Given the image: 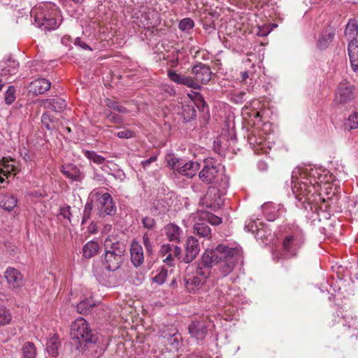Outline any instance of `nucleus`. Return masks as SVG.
<instances>
[{"label": "nucleus", "instance_id": "nucleus-1", "mask_svg": "<svg viewBox=\"0 0 358 358\" xmlns=\"http://www.w3.org/2000/svg\"><path fill=\"white\" fill-rule=\"evenodd\" d=\"M241 257L238 248L219 244L215 248L205 251L201 257V264L209 269L216 266L217 274L224 278L234 271Z\"/></svg>", "mask_w": 358, "mask_h": 358}, {"label": "nucleus", "instance_id": "nucleus-2", "mask_svg": "<svg viewBox=\"0 0 358 358\" xmlns=\"http://www.w3.org/2000/svg\"><path fill=\"white\" fill-rule=\"evenodd\" d=\"M293 173L295 176H292V189L296 199L303 204L317 202V197L320 196V182H322V176L319 172L311 168L305 169L300 172L299 178L296 179V172Z\"/></svg>", "mask_w": 358, "mask_h": 358}, {"label": "nucleus", "instance_id": "nucleus-3", "mask_svg": "<svg viewBox=\"0 0 358 358\" xmlns=\"http://www.w3.org/2000/svg\"><path fill=\"white\" fill-rule=\"evenodd\" d=\"M126 245L116 236H108L103 242L104 254L101 256L103 266L115 271L122 264L126 254Z\"/></svg>", "mask_w": 358, "mask_h": 358}, {"label": "nucleus", "instance_id": "nucleus-4", "mask_svg": "<svg viewBox=\"0 0 358 358\" xmlns=\"http://www.w3.org/2000/svg\"><path fill=\"white\" fill-rule=\"evenodd\" d=\"M71 337L76 349L82 352L94 348L99 339L96 331L92 330L89 323L81 317L71 323Z\"/></svg>", "mask_w": 358, "mask_h": 358}, {"label": "nucleus", "instance_id": "nucleus-5", "mask_svg": "<svg viewBox=\"0 0 358 358\" xmlns=\"http://www.w3.org/2000/svg\"><path fill=\"white\" fill-rule=\"evenodd\" d=\"M31 16L36 26L44 31L54 30L61 23L58 9L51 3L36 5L31 10Z\"/></svg>", "mask_w": 358, "mask_h": 358}, {"label": "nucleus", "instance_id": "nucleus-6", "mask_svg": "<svg viewBox=\"0 0 358 358\" xmlns=\"http://www.w3.org/2000/svg\"><path fill=\"white\" fill-rule=\"evenodd\" d=\"M203 163L199 173V179L205 184H212L215 187L226 189L229 186V178L224 174L223 167L213 158H206Z\"/></svg>", "mask_w": 358, "mask_h": 358}, {"label": "nucleus", "instance_id": "nucleus-7", "mask_svg": "<svg viewBox=\"0 0 358 358\" xmlns=\"http://www.w3.org/2000/svg\"><path fill=\"white\" fill-rule=\"evenodd\" d=\"M304 242L305 238L302 229L297 225L289 226L279 252L280 258L290 259L296 257Z\"/></svg>", "mask_w": 358, "mask_h": 358}, {"label": "nucleus", "instance_id": "nucleus-8", "mask_svg": "<svg viewBox=\"0 0 358 358\" xmlns=\"http://www.w3.org/2000/svg\"><path fill=\"white\" fill-rule=\"evenodd\" d=\"M338 316L341 315L339 323L342 324L340 329L339 338L347 345H353L358 339V318L350 311H344L342 308L337 310Z\"/></svg>", "mask_w": 358, "mask_h": 358}, {"label": "nucleus", "instance_id": "nucleus-9", "mask_svg": "<svg viewBox=\"0 0 358 358\" xmlns=\"http://www.w3.org/2000/svg\"><path fill=\"white\" fill-rule=\"evenodd\" d=\"M90 198L99 217L113 216L116 213L117 207L112 196L109 193L104 192L102 188L92 190L90 194Z\"/></svg>", "mask_w": 358, "mask_h": 358}, {"label": "nucleus", "instance_id": "nucleus-10", "mask_svg": "<svg viewBox=\"0 0 358 358\" xmlns=\"http://www.w3.org/2000/svg\"><path fill=\"white\" fill-rule=\"evenodd\" d=\"M210 271L208 268L204 267L201 262L198 269L193 275H188L185 278V287L189 292H194L199 289L206 282L210 276Z\"/></svg>", "mask_w": 358, "mask_h": 358}, {"label": "nucleus", "instance_id": "nucleus-11", "mask_svg": "<svg viewBox=\"0 0 358 358\" xmlns=\"http://www.w3.org/2000/svg\"><path fill=\"white\" fill-rule=\"evenodd\" d=\"M220 190L222 189L219 187H209L206 194L200 199L199 205L213 211H216L222 204L220 194Z\"/></svg>", "mask_w": 358, "mask_h": 358}, {"label": "nucleus", "instance_id": "nucleus-12", "mask_svg": "<svg viewBox=\"0 0 358 358\" xmlns=\"http://www.w3.org/2000/svg\"><path fill=\"white\" fill-rule=\"evenodd\" d=\"M192 73L194 75L192 79L198 87H192L194 90H200L201 87V85L208 83L212 77V71L210 66L201 62H199L192 67Z\"/></svg>", "mask_w": 358, "mask_h": 358}, {"label": "nucleus", "instance_id": "nucleus-13", "mask_svg": "<svg viewBox=\"0 0 358 358\" xmlns=\"http://www.w3.org/2000/svg\"><path fill=\"white\" fill-rule=\"evenodd\" d=\"M354 97V86L346 80L341 82L336 89L335 101L339 103H345L352 101Z\"/></svg>", "mask_w": 358, "mask_h": 358}, {"label": "nucleus", "instance_id": "nucleus-14", "mask_svg": "<svg viewBox=\"0 0 358 358\" xmlns=\"http://www.w3.org/2000/svg\"><path fill=\"white\" fill-rule=\"evenodd\" d=\"M130 260L135 268H138L144 263V252L141 244L136 239H133L130 245Z\"/></svg>", "mask_w": 358, "mask_h": 358}, {"label": "nucleus", "instance_id": "nucleus-15", "mask_svg": "<svg viewBox=\"0 0 358 358\" xmlns=\"http://www.w3.org/2000/svg\"><path fill=\"white\" fill-rule=\"evenodd\" d=\"M199 252L200 245L198 239L194 236L188 237L185 244V255L182 261L186 264L192 262L199 255Z\"/></svg>", "mask_w": 358, "mask_h": 358}, {"label": "nucleus", "instance_id": "nucleus-16", "mask_svg": "<svg viewBox=\"0 0 358 358\" xmlns=\"http://www.w3.org/2000/svg\"><path fill=\"white\" fill-rule=\"evenodd\" d=\"M188 332L191 337L203 341L208 332V325L204 321H192L188 325Z\"/></svg>", "mask_w": 358, "mask_h": 358}, {"label": "nucleus", "instance_id": "nucleus-17", "mask_svg": "<svg viewBox=\"0 0 358 358\" xmlns=\"http://www.w3.org/2000/svg\"><path fill=\"white\" fill-rule=\"evenodd\" d=\"M7 282L13 289H17L24 285L23 276L17 269L8 267L4 273Z\"/></svg>", "mask_w": 358, "mask_h": 358}, {"label": "nucleus", "instance_id": "nucleus-18", "mask_svg": "<svg viewBox=\"0 0 358 358\" xmlns=\"http://www.w3.org/2000/svg\"><path fill=\"white\" fill-rule=\"evenodd\" d=\"M336 34V30L334 27H328L322 29L320 33L316 43V47L320 50H324L328 48L330 43L333 41Z\"/></svg>", "mask_w": 358, "mask_h": 358}, {"label": "nucleus", "instance_id": "nucleus-19", "mask_svg": "<svg viewBox=\"0 0 358 358\" xmlns=\"http://www.w3.org/2000/svg\"><path fill=\"white\" fill-rule=\"evenodd\" d=\"M178 173L186 176L189 178H192L194 176L197 172V171L200 168V164L199 162L195 161H188L186 162L184 159H182L180 166L178 167Z\"/></svg>", "mask_w": 358, "mask_h": 358}, {"label": "nucleus", "instance_id": "nucleus-20", "mask_svg": "<svg viewBox=\"0 0 358 358\" xmlns=\"http://www.w3.org/2000/svg\"><path fill=\"white\" fill-rule=\"evenodd\" d=\"M51 83L45 78H38L33 80L29 86V92L34 95L42 94L50 90Z\"/></svg>", "mask_w": 358, "mask_h": 358}, {"label": "nucleus", "instance_id": "nucleus-21", "mask_svg": "<svg viewBox=\"0 0 358 358\" xmlns=\"http://www.w3.org/2000/svg\"><path fill=\"white\" fill-rule=\"evenodd\" d=\"M168 78L173 82L178 85H185L188 87H198L195 83L193 82L192 77L178 74L176 71L169 69L167 71Z\"/></svg>", "mask_w": 358, "mask_h": 358}, {"label": "nucleus", "instance_id": "nucleus-22", "mask_svg": "<svg viewBox=\"0 0 358 358\" xmlns=\"http://www.w3.org/2000/svg\"><path fill=\"white\" fill-rule=\"evenodd\" d=\"M61 171L66 178L73 181L80 182L84 179V173L75 165L69 164L62 166Z\"/></svg>", "mask_w": 358, "mask_h": 358}, {"label": "nucleus", "instance_id": "nucleus-23", "mask_svg": "<svg viewBox=\"0 0 358 358\" xmlns=\"http://www.w3.org/2000/svg\"><path fill=\"white\" fill-rule=\"evenodd\" d=\"M41 106L45 109H50L55 112H61L66 107V101L62 98L43 99Z\"/></svg>", "mask_w": 358, "mask_h": 358}, {"label": "nucleus", "instance_id": "nucleus-24", "mask_svg": "<svg viewBox=\"0 0 358 358\" xmlns=\"http://www.w3.org/2000/svg\"><path fill=\"white\" fill-rule=\"evenodd\" d=\"M19 69V63L14 59H7L1 63L0 77L15 75Z\"/></svg>", "mask_w": 358, "mask_h": 358}, {"label": "nucleus", "instance_id": "nucleus-25", "mask_svg": "<svg viewBox=\"0 0 358 358\" xmlns=\"http://www.w3.org/2000/svg\"><path fill=\"white\" fill-rule=\"evenodd\" d=\"M348 53L353 71L358 70V41L350 40L348 45Z\"/></svg>", "mask_w": 358, "mask_h": 358}, {"label": "nucleus", "instance_id": "nucleus-26", "mask_svg": "<svg viewBox=\"0 0 358 358\" xmlns=\"http://www.w3.org/2000/svg\"><path fill=\"white\" fill-rule=\"evenodd\" d=\"M164 233L169 241L179 243L182 231L178 225L170 223L164 227Z\"/></svg>", "mask_w": 358, "mask_h": 358}, {"label": "nucleus", "instance_id": "nucleus-27", "mask_svg": "<svg viewBox=\"0 0 358 358\" xmlns=\"http://www.w3.org/2000/svg\"><path fill=\"white\" fill-rule=\"evenodd\" d=\"M99 250L100 245L97 241H88L83 248V256L85 259H91L98 254Z\"/></svg>", "mask_w": 358, "mask_h": 358}, {"label": "nucleus", "instance_id": "nucleus-28", "mask_svg": "<svg viewBox=\"0 0 358 358\" xmlns=\"http://www.w3.org/2000/svg\"><path fill=\"white\" fill-rule=\"evenodd\" d=\"M194 233L200 237L210 239L211 238V229L208 223L201 221L194 224Z\"/></svg>", "mask_w": 358, "mask_h": 358}, {"label": "nucleus", "instance_id": "nucleus-29", "mask_svg": "<svg viewBox=\"0 0 358 358\" xmlns=\"http://www.w3.org/2000/svg\"><path fill=\"white\" fill-rule=\"evenodd\" d=\"M22 358H36L37 348L35 344L31 341L24 342L21 347Z\"/></svg>", "mask_w": 358, "mask_h": 358}, {"label": "nucleus", "instance_id": "nucleus-30", "mask_svg": "<svg viewBox=\"0 0 358 358\" xmlns=\"http://www.w3.org/2000/svg\"><path fill=\"white\" fill-rule=\"evenodd\" d=\"M61 343L58 335L54 334L48 339L46 343L48 354L52 357H57L59 355L58 349Z\"/></svg>", "mask_w": 358, "mask_h": 358}, {"label": "nucleus", "instance_id": "nucleus-31", "mask_svg": "<svg viewBox=\"0 0 358 358\" xmlns=\"http://www.w3.org/2000/svg\"><path fill=\"white\" fill-rule=\"evenodd\" d=\"M345 34L348 37L350 41L357 40L356 37L358 34V23L355 19L351 18L349 20L345 29Z\"/></svg>", "mask_w": 358, "mask_h": 358}, {"label": "nucleus", "instance_id": "nucleus-32", "mask_svg": "<svg viewBox=\"0 0 358 358\" xmlns=\"http://www.w3.org/2000/svg\"><path fill=\"white\" fill-rule=\"evenodd\" d=\"M17 205V199L12 194H6L0 198V206L6 210H12Z\"/></svg>", "mask_w": 358, "mask_h": 358}, {"label": "nucleus", "instance_id": "nucleus-33", "mask_svg": "<svg viewBox=\"0 0 358 358\" xmlns=\"http://www.w3.org/2000/svg\"><path fill=\"white\" fill-rule=\"evenodd\" d=\"M181 115L185 122H190L194 120L196 116V111L193 103L183 105Z\"/></svg>", "mask_w": 358, "mask_h": 358}, {"label": "nucleus", "instance_id": "nucleus-34", "mask_svg": "<svg viewBox=\"0 0 358 358\" xmlns=\"http://www.w3.org/2000/svg\"><path fill=\"white\" fill-rule=\"evenodd\" d=\"M164 342L166 345L171 346V350H178L182 344V337L178 332H176L169 334L166 338V341Z\"/></svg>", "mask_w": 358, "mask_h": 358}, {"label": "nucleus", "instance_id": "nucleus-35", "mask_svg": "<svg viewBox=\"0 0 358 358\" xmlns=\"http://www.w3.org/2000/svg\"><path fill=\"white\" fill-rule=\"evenodd\" d=\"M55 121L56 118L48 112L44 113L41 116V123L48 131L56 129Z\"/></svg>", "mask_w": 358, "mask_h": 358}, {"label": "nucleus", "instance_id": "nucleus-36", "mask_svg": "<svg viewBox=\"0 0 358 358\" xmlns=\"http://www.w3.org/2000/svg\"><path fill=\"white\" fill-rule=\"evenodd\" d=\"M95 306L94 302L92 299H86L80 301L77 305V310L79 313L85 315L90 312L91 309Z\"/></svg>", "mask_w": 358, "mask_h": 358}, {"label": "nucleus", "instance_id": "nucleus-37", "mask_svg": "<svg viewBox=\"0 0 358 358\" xmlns=\"http://www.w3.org/2000/svg\"><path fill=\"white\" fill-rule=\"evenodd\" d=\"M105 103L109 108L114 110L119 113L126 114L129 113V110L124 106H122L119 102L111 99H106Z\"/></svg>", "mask_w": 358, "mask_h": 358}, {"label": "nucleus", "instance_id": "nucleus-38", "mask_svg": "<svg viewBox=\"0 0 358 358\" xmlns=\"http://www.w3.org/2000/svg\"><path fill=\"white\" fill-rule=\"evenodd\" d=\"M259 229L256 232L255 238L262 241H267L272 236L271 230L264 226V224L259 222Z\"/></svg>", "mask_w": 358, "mask_h": 358}, {"label": "nucleus", "instance_id": "nucleus-39", "mask_svg": "<svg viewBox=\"0 0 358 358\" xmlns=\"http://www.w3.org/2000/svg\"><path fill=\"white\" fill-rule=\"evenodd\" d=\"M83 154L86 158L96 164H103L106 161L105 157L92 150H84Z\"/></svg>", "mask_w": 358, "mask_h": 358}, {"label": "nucleus", "instance_id": "nucleus-40", "mask_svg": "<svg viewBox=\"0 0 358 358\" xmlns=\"http://www.w3.org/2000/svg\"><path fill=\"white\" fill-rule=\"evenodd\" d=\"M16 89L14 86L10 85L6 90L4 94V101L7 105H11L16 99Z\"/></svg>", "mask_w": 358, "mask_h": 358}, {"label": "nucleus", "instance_id": "nucleus-41", "mask_svg": "<svg viewBox=\"0 0 358 358\" xmlns=\"http://www.w3.org/2000/svg\"><path fill=\"white\" fill-rule=\"evenodd\" d=\"M93 207L94 203L91 200L85 203L81 221L82 225L85 224L90 220Z\"/></svg>", "mask_w": 358, "mask_h": 358}, {"label": "nucleus", "instance_id": "nucleus-42", "mask_svg": "<svg viewBox=\"0 0 358 358\" xmlns=\"http://www.w3.org/2000/svg\"><path fill=\"white\" fill-rule=\"evenodd\" d=\"M11 320V315L9 310L0 306V326L8 324Z\"/></svg>", "mask_w": 358, "mask_h": 358}, {"label": "nucleus", "instance_id": "nucleus-43", "mask_svg": "<svg viewBox=\"0 0 358 358\" xmlns=\"http://www.w3.org/2000/svg\"><path fill=\"white\" fill-rule=\"evenodd\" d=\"M194 27V22L189 17L181 20L179 22L178 27L182 31H189Z\"/></svg>", "mask_w": 358, "mask_h": 358}, {"label": "nucleus", "instance_id": "nucleus-44", "mask_svg": "<svg viewBox=\"0 0 358 358\" xmlns=\"http://www.w3.org/2000/svg\"><path fill=\"white\" fill-rule=\"evenodd\" d=\"M202 218L212 225H219L222 222V219L220 217L209 212L203 213Z\"/></svg>", "mask_w": 358, "mask_h": 358}, {"label": "nucleus", "instance_id": "nucleus-45", "mask_svg": "<svg viewBox=\"0 0 358 358\" xmlns=\"http://www.w3.org/2000/svg\"><path fill=\"white\" fill-rule=\"evenodd\" d=\"M193 105L196 106L197 108L201 111H204L206 108H208V105L204 98L199 92L195 93V100Z\"/></svg>", "mask_w": 358, "mask_h": 358}, {"label": "nucleus", "instance_id": "nucleus-46", "mask_svg": "<svg viewBox=\"0 0 358 358\" xmlns=\"http://www.w3.org/2000/svg\"><path fill=\"white\" fill-rule=\"evenodd\" d=\"M143 227L148 230H154L157 227L155 220L150 216L143 217L141 219Z\"/></svg>", "mask_w": 358, "mask_h": 358}, {"label": "nucleus", "instance_id": "nucleus-47", "mask_svg": "<svg viewBox=\"0 0 358 358\" xmlns=\"http://www.w3.org/2000/svg\"><path fill=\"white\" fill-rule=\"evenodd\" d=\"M260 102L258 100H254L252 102H250L245 106V110H251L250 116H253L254 117H259V112L257 110V108L259 106Z\"/></svg>", "mask_w": 358, "mask_h": 358}, {"label": "nucleus", "instance_id": "nucleus-48", "mask_svg": "<svg viewBox=\"0 0 358 358\" xmlns=\"http://www.w3.org/2000/svg\"><path fill=\"white\" fill-rule=\"evenodd\" d=\"M3 166L6 169V171L9 173H13L15 175L19 171L17 163L10 159V162L6 159V162L3 160Z\"/></svg>", "mask_w": 358, "mask_h": 358}, {"label": "nucleus", "instance_id": "nucleus-49", "mask_svg": "<svg viewBox=\"0 0 358 358\" xmlns=\"http://www.w3.org/2000/svg\"><path fill=\"white\" fill-rule=\"evenodd\" d=\"M281 214L279 209L276 210L275 207H269L266 209V215L268 221H274Z\"/></svg>", "mask_w": 358, "mask_h": 358}, {"label": "nucleus", "instance_id": "nucleus-50", "mask_svg": "<svg viewBox=\"0 0 358 358\" xmlns=\"http://www.w3.org/2000/svg\"><path fill=\"white\" fill-rule=\"evenodd\" d=\"M259 222H258L257 220H252L247 221L245 225V229L247 231H250L254 234H256V232L259 229Z\"/></svg>", "mask_w": 358, "mask_h": 358}, {"label": "nucleus", "instance_id": "nucleus-51", "mask_svg": "<svg viewBox=\"0 0 358 358\" xmlns=\"http://www.w3.org/2000/svg\"><path fill=\"white\" fill-rule=\"evenodd\" d=\"M168 271L162 268L159 273L152 278L153 281L159 285H162L167 278Z\"/></svg>", "mask_w": 358, "mask_h": 358}, {"label": "nucleus", "instance_id": "nucleus-52", "mask_svg": "<svg viewBox=\"0 0 358 358\" xmlns=\"http://www.w3.org/2000/svg\"><path fill=\"white\" fill-rule=\"evenodd\" d=\"M182 161V159H179L174 156H171L169 159H167L168 166L170 167L173 171H178V167L180 166V164Z\"/></svg>", "mask_w": 358, "mask_h": 358}, {"label": "nucleus", "instance_id": "nucleus-53", "mask_svg": "<svg viewBox=\"0 0 358 358\" xmlns=\"http://www.w3.org/2000/svg\"><path fill=\"white\" fill-rule=\"evenodd\" d=\"M224 141L222 139L214 142L213 149L215 152L218 153L220 155H225L226 145H224Z\"/></svg>", "mask_w": 358, "mask_h": 358}, {"label": "nucleus", "instance_id": "nucleus-54", "mask_svg": "<svg viewBox=\"0 0 358 358\" xmlns=\"http://www.w3.org/2000/svg\"><path fill=\"white\" fill-rule=\"evenodd\" d=\"M348 123L346 124L347 126L350 127V129H356L358 127V113H354L350 115L348 120Z\"/></svg>", "mask_w": 358, "mask_h": 358}, {"label": "nucleus", "instance_id": "nucleus-55", "mask_svg": "<svg viewBox=\"0 0 358 358\" xmlns=\"http://www.w3.org/2000/svg\"><path fill=\"white\" fill-rule=\"evenodd\" d=\"M245 95L246 92H238L231 95V100L232 102L235 103H242L245 101Z\"/></svg>", "mask_w": 358, "mask_h": 358}, {"label": "nucleus", "instance_id": "nucleus-56", "mask_svg": "<svg viewBox=\"0 0 358 358\" xmlns=\"http://www.w3.org/2000/svg\"><path fill=\"white\" fill-rule=\"evenodd\" d=\"M105 114L106 117L110 120V122L117 124L121 123L122 122V117L115 113H113L109 110L105 111Z\"/></svg>", "mask_w": 358, "mask_h": 358}, {"label": "nucleus", "instance_id": "nucleus-57", "mask_svg": "<svg viewBox=\"0 0 358 358\" xmlns=\"http://www.w3.org/2000/svg\"><path fill=\"white\" fill-rule=\"evenodd\" d=\"M143 245L145 248V250L147 251V252H152V243H151V241L150 239V237L148 236V233H144L143 235Z\"/></svg>", "mask_w": 358, "mask_h": 358}, {"label": "nucleus", "instance_id": "nucleus-58", "mask_svg": "<svg viewBox=\"0 0 358 358\" xmlns=\"http://www.w3.org/2000/svg\"><path fill=\"white\" fill-rule=\"evenodd\" d=\"M71 207L69 206H65L60 208L59 215L62 216L64 219H67L69 221H71Z\"/></svg>", "mask_w": 358, "mask_h": 358}, {"label": "nucleus", "instance_id": "nucleus-59", "mask_svg": "<svg viewBox=\"0 0 358 358\" xmlns=\"http://www.w3.org/2000/svg\"><path fill=\"white\" fill-rule=\"evenodd\" d=\"M73 43L75 45L79 46L83 50H92V49L85 42H84L80 38L77 37V38H74Z\"/></svg>", "mask_w": 358, "mask_h": 358}, {"label": "nucleus", "instance_id": "nucleus-60", "mask_svg": "<svg viewBox=\"0 0 358 358\" xmlns=\"http://www.w3.org/2000/svg\"><path fill=\"white\" fill-rule=\"evenodd\" d=\"M117 136L120 138H130L133 137V131L129 129H125L117 132Z\"/></svg>", "mask_w": 358, "mask_h": 358}, {"label": "nucleus", "instance_id": "nucleus-61", "mask_svg": "<svg viewBox=\"0 0 358 358\" xmlns=\"http://www.w3.org/2000/svg\"><path fill=\"white\" fill-rule=\"evenodd\" d=\"M172 245L170 244H164L162 245L159 252L162 256H166L169 255V253H171Z\"/></svg>", "mask_w": 358, "mask_h": 358}, {"label": "nucleus", "instance_id": "nucleus-62", "mask_svg": "<svg viewBox=\"0 0 358 358\" xmlns=\"http://www.w3.org/2000/svg\"><path fill=\"white\" fill-rule=\"evenodd\" d=\"M171 252L176 258L180 259L181 257L182 249L178 245H174L173 248H172Z\"/></svg>", "mask_w": 358, "mask_h": 358}, {"label": "nucleus", "instance_id": "nucleus-63", "mask_svg": "<svg viewBox=\"0 0 358 358\" xmlns=\"http://www.w3.org/2000/svg\"><path fill=\"white\" fill-rule=\"evenodd\" d=\"M157 160L156 156H152L150 157L148 159L144 160L141 162V166L144 169H146L147 167L152 162Z\"/></svg>", "mask_w": 358, "mask_h": 358}, {"label": "nucleus", "instance_id": "nucleus-64", "mask_svg": "<svg viewBox=\"0 0 358 358\" xmlns=\"http://www.w3.org/2000/svg\"><path fill=\"white\" fill-rule=\"evenodd\" d=\"M172 253H169L166 255V257L164 259V262H166L168 265L172 266L173 265V258Z\"/></svg>", "mask_w": 358, "mask_h": 358}]
</instances>
